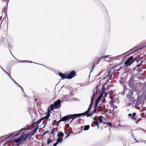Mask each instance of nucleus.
Listing matches in <instances>:
<instances>
[{
	"label": "nucleus",
	"mask_w": 146,
	"mask_h": 146,
	"mask_svg": "<svg viewBox=\"0 0 146 146\" xmlns=\"http://www.w3.org/2000/svg\"><path fill=\"white\" fill-rule=\"evenodd\" d=\"M96 107H95V111L94 112H89L91 108L89 107L87 110L83 113L73 114V117H74L73 119H75L77 117H80L83 115H86L87 117H90L96 111Z\"/></svg>",
	"instance_id": "1"
},
{
	"label": "nucleus",
	"mask_w": 146,
	"mask_h": 146,
	"mask_svg": "<svg viewBox=\"0 0 146 146\" xmlns=\"http://www.w3.org/2000/svg\"><path fill=\"white\" fill-rule=\"evenodd\" d=\"M28 136V135L22 134L20 137L15 139L14 141L15 143H17V146H19L20 144H23L24 143L25 141Z\"/></svg>",
	"instance_id": "2"
},
{
	"label": "nucleus",
	"mask_w": 146,
	"mask_h": 146,
	"mask_svg": "<svg viewBox=\"0 0 146 146\" xmlns=\"http://www.w3.org/2000/svg\"><path fill=\"white\" fill-rule=\"evenodd\" d=\"M73 115H69L67 116H66L65 117H62L61 119H60L57 122L58 123H59L61 121H68V120L69 119H72L71 122L70 123L73 121L74 119H73Z\"/></svg>",
	"instance_id": "3"
},
{
	"label": "nucleus",
	"mask_w": 146,
	"mask_h": 146,
	"mask_svg": "<svg viewBox=\"0 0 146 146\" xmlns=\"http://www.w3.org/2000/svg\"><path fill=\"white\" fill-rule=\"evenodd\" d=\"M135 58L133 59V56L130 57L125 62V66L126 67L130 66L135 61Z\"/></svg>",
	"instance_id": "4"
},
{
	"label": "nucleus",
	"mask_w": 146,
	"mask_h": 146,
	"mask_svg": "<svg viewBox=\"0 0 146 146\" xmlns=\"http://www.w3.org/2000/svg\"><path fill=\"white\" fill-rule=\"evenodd\" d=\"M76 75V74L75 71H72L69 74L67 75L66 78L71 79L74 77Z\"/></svg>",
	"instance_id": "5"
},
{
	"label": "nucleus",
	"mask_w": 146,
	"mask_h": 146,
	"mask_svg": "<svg viewBox=\"0 0 146 146\" xmlns=\"http://www.w3.org/2000/svg\"><path fill=\"white\" fill-rule=\"evenodd\" d=\"M133 81L134 79L133 78H131L129 79L128 82V84L130 87L131 88H132L133 86L134 83H133Z\"/></svg>",
	"instance_id": "6"
},
{
	"label": "nucleus",
	"mask_w": 146,
	"mask_h": 146,
	"mask_svg": "<svg viewBox=\"0 0 146 146\" xmlns=\"http://www.w3.org/2000/svg\"><path fill=\"white\" fill-rule=\"evenodd\" d=\"M60 103L61 101L59 99L54 102V106L56 108H57V107H60Z\"/></svg>",
	"instance_id": "7"
},
{
	"label": "nucleus",
	"mask_w": 146,
	"mask_h": 146,
	"mask_svg": "<svg viewBox=\"0 0 146 146\" xmlns=\"http://www.w3.org/2000/svg\"><path fill=\"white\" fill-rule=\"evenodd\" d=\"M95 90H94V93L93 94V95L92 96V98L91 100V103H90V104L89 106V107L90 108H91V107H92V105L93 104V102L94 99V97L95 96Z\"/></svg>",
	"instance_id": "8"
},
{
	"label": "nucleus",
	"mask_w": 146,
	"mask_h": 146,
	"mask_svg": "<svg viewBox=\"0 0 146 146\" xmlns=\"http://www.w3.org/2000/svg\"><path fill=\"white\" fill-rule=\"evenodd\" d=\"M54 105L52 104H51L50 106L48 108V113L50 114L51 113V111L53 110L54 109Z\"/></svg>",
	"instance_id": "9"
},
{
	"label": "nucleus",
	"mask_w": 146,
	"mask_h": 146,
	"mask_svg": "<svg viewBox=\"0 0 146 146\" xmlns=\"http://www.w3.org/2000/svg\"><path fill=\"white\" fill-rule=\"evenodd\" d=\"M110 112H114V110L115 109H117V107L116 105H111L110 107Z\"/></svg>",
	"instance_id": "10"
},
{
	"label": "nucleus",
	"mask_w": 146,
	"mask_h": 146,
	"mask_svg": "<svg viewBox=\"0 0 146 146\" xmlns=\"http://www.w3.org/2000/svg\"><path fill=\"white\" fill-rule=\"evenodd\" d=\"M103 118H104L103 117L101 116L99 117V123H106L105 122H103V119H102Z\"/></svg>",
	"instance_id": "11"
},
{
	"label": "nucleus",
	"mask_w": 146,
	"mask_h": 146,
	"mask_svg": "<svg viewBox=\"0 0 146 146\" xmlns=\"http://www.w3.org/2000/svg\"><path fill=\"white\" fill-rule=\"evenodd\" d=\"M58 75L62 79H65L66 78V77L65 74L62 73H59Z\"/></svg>",
	"instance_id": "12"
},
{
	"label": "nucleus",
	"mask_w": 146,
	"mask_h": 146,
	"mask_svg": "<svg viewBox=\"0 0 146 146\" xmlns=\"http://www.w3.org/2000/svg\"><path fill=\"white\" fill-rule=\"evenodd\" d=\"M46 115L45 116V117H43L42 119V120L44 119H45L46 120H47L49 117V116H50V113H48L46 114Z\"/></svg>",
	"instance_id": "13"
},
{
	"label": "nucleus",
	"mask_w": 146,
	"mask_h": 146,
	"mask_svg": "<svg viewBox=\"0 0 146 146\" xmlns=\"http://www.w3.org/2000/svg\"><path fill=\"white\" fill-rule=\"evenodd\" d=\"M63 133L62 132H61L58 134L57 136L58 137H63Z\"/></svg>",
	"instance_id": "14"
},
{
	"label": "nucleus",
	"mask_w": 146,
	"mask_h": 146,
	"mask_svg": "<svg viewBox=\"0 0 146 146\" xmlns=\"http://www.w3.org/2000/svg\"><path fill=\"white\" fill-rule=\"evenodd\" d=\"M101 99V98H100L99 97H98V98L97 99L96 101V103L95 104V107H96V108H97V106L98 105V103L100 101V100Z\"/></svg>",
	"instance_id": "15"
},
{
	"label": "nucleus",
	"mask_w": 146,
	"mask_h": 146,
	"mask_svg": "<svg viewBox=\"0 0 146 146\" xmlns=\"http://www.w3.org/2000/svg\"><path fill=\"white\" fill-rule=\"evenodd\" d=\"M90 126L89 125H86L84 126L83 130L86 131L88 130L90 128Z\"/></svg>",
	"instance_id": "16"
},
{
	"label": "nucleus",
	"mask_w": 146,
	"mask_h": 146,
	"mask_svg": "<svg viewBox=\"0 0 146 146\" xmlns=\"http://www.w3.org/2000/svg\"><path fill=\"white\" fill-rule=\"evenodd\" d=\"M62 139L60 138H59L57 139L56 142L58 143H59L62 142Z\"/></svg>",
	"instance_id": "17"
},
{
	"label": "nucleus",
	"mask_w": 146,
	"mask_h": 146,
	"mask_svg": "<svg viewBox=\"0 0 146 146\" xmlns=\"http://www.w3.org/2000/svg\"><path fill=\"white\" fill-rule=\"evenodd\" d=\"M132 95H133L132 92L130 91L128 93V94L127 95V96L128 97V96L129 95V98H130L131 97V96H132Z\"/></svg>",
	"instance_id": "18"
},
{
	"label": "nucleus",
	"mask_w": 146,
	"mask_h": 146,
	"mask_svg": "<svg viewBox=\"0 0 146 146\" xmlns=\"http://www.w3.org/2000/svg\"><path fill=\"white\" fill-rule=\"evenodd\" d=\"M52 141V140H51L49 138L47 139V144H48L50 143H51Z\"/></svg>",
	"instance_id": "19"
},
{
	"label": "nucleus",
	"mask_w": 146,
	"mask_h": 146,
	"mask_svg": "<svg viewBox=\"0 0 146 146\" xmlns=\"http://www.w3.org/2000/svg\"><path fill=\"white\" fill-rule=\"evenodd\" d=\"M131 134L132 137L136 141H137V142H139L138 141H137V140L136 139H135V138L134 135L133 134V133H132Z\"/></svg>",
	"instance_id": "20"
},
{
	"label": "nucleus",
	"mask_w": 146,
	"mask_h": 146,
	"mask_svg": "<svg viewBox=\"0 0 146 146\" xmlns=\"http://www.w3.org/2000/svg\"><path fill=\"white\" fill-rule=\"evenodd\" d=\"M42 120V119H40L39 120H38V121L37 122H36L35 123H37V125H38V123H40L41 121Z\"/></svg>",
	"instance_id": "21"
},
{
	"label": "nucleus",
	"mask_w": 146,
	"mask_h": 146,
	"mask_svg": "<svg viewBox=\"0 0 146 146\" xmlns=\"http://www.w3.org/2000/svg\"><path fill=\"white\" fill-rule=\"evenodd\" d=\"M108 57V56H102L100 58V59H99V60H98V62H100V59L102 58H107Z\"/></svg>",
	"instance_id": "22"
},
{
	"label": "nucleus",
	"mask_w": 146,
	"mask_h": 146,
	"mask_svg": "<svg viewBox=\"0 0 146 146\" xmlns=\"http://www.w3.org/2000/svg\"><path fill=\"white\" fill-rule=\"evenodd\" d=\"M120 83L121 84H124V81H123V79H120L119 81Z\"/></svg>",
	"instance_id": "23"
},
{
	"label": "nucleus",
	"mask_w": 146,
	"mask_h": 146,
	"mask_svg": "<svg viewBox=\"0 0 146 146\" xmlns=\"http://www.w3.org/2000/svg\"><path fill=\"white\" fill-rule=\"evenodd\" d=\"M7 7H5L3 9V11H4V13H5V12H6L7 11Z\"/></svg>",
	"instance_id": "24"
},
{
	"label": "nucleus",
	"mask_w": 146,
	"mask_h": 146,
	"mask_svg": "<svg viewBox=\"0 0 146 146\" xmlns=\"http://www.w3.org/2000/svg\"><path fill=\"white\" fill-rule=\"evenodd\" d=\"M95 123H96V125L97 126L98 128H99V125L98 124V123L97 121L95 122Z\"/></svg>",
	"instance_id": "25"
},
{
	"label": "nucleus",
	"mask_w": 146,
	"mask_h": 146,
	"mask_svg": "<svg viewBox=\"0 0 146 146\" xmlns=\"http://www.w3.org/2000/svg\"><path fill=\"white\" fill-rule=\"evenodd\" d=\"M36 130H37V129H35L34 130H33L32 131L31 133H33V134L36 131Z\"/></svg>",
	"instance_id": "26"
},
{
	"label": "nucleus",
	"mask_w": 146,
	"mask_h": 146,
	"mask_svg": "<svg viewBox=\"0 0 146 146\" xmlns=\"http://www.w3.org/2000/svg\"><path fill=\"white\" fill-rule=\"evenodd\" d=\"M107 124L109 126H111V123L110 122H108L107 123Z\"/></svg>",
	"instance_id": "27"
},
{
	"label": "nucleus",
	"mask_w": 146,
	"mask_h": 146,
	"mask_svg": "<svg viewBox=\"0 0 146 146\" xmlns=\"http://www.w3.org/2000/svg\"><path fill=\"white\" fill-rule=\"evenodd\" d=\"M132 119L134 121H136L137 120V118L135 117H132Z\"/></svg>",
	"instance_id": "28"
},
{
	"label": "nucleus",
	"mask_w": 146,
	"mask_h": 146,
	"mask_svg": "<svg viewBox=\"0 0 146 146\" xmlns=\"http://www.w3.org/2000/svg\"><path fill=\"white\" fill-rule=\"evenodd\" d=\"M18 86L20 88H21V89L23 91V88L22 87V86H20V85H19V84L18 85Z\"/></svg>",
	"instance_id": "29"
},
{
	"label": "nucleus",
	"mask_w": 146,
	"mask_h": 146,
	"mask_svg": "<svg viewBox=\"0 0 146 146\" xmlns=\"http://www.w3.org/2000/svg\"><path fill=\"white\" fill-rule=\"evenodd\" d=\"M143 61V60H142L140 62L139 64L141 66L142 64V63Z\"/></svg>",
	"instance_id": "30"
},
{
	"label": "nucleus",
	"mask_w": 146,
	"mask_h": 146,
	"mask_svg": "<svg viewBox=\"0 0 146 146\" xmlns=\"http://www.w3.org/2000/svg\"><path fill=\"white\" fill-rule=\"evenodd\" d=\"M105 89V87H104V86H103L102 88V92H103L104 91V90Z\"/></svg>",
	"instance_id": "31"
},
{
	"label": "nucleus",
	"mask_w": 146,
	"mask_h": 146,
	"mask_svg": "<svg viewBox=\"0 0 146 146\" xmlns=\"http://www.w3.org/2000/svg\"><path fill=\"white\" fill-rule=\"evenodd\" d=\"M2 1L3 2H4L5 1V0H2ZM9 2V0H7L6 1V3H8V2Z\"/></svg>",
	"instance_id": "32"
},
{
	"label": "nucleus",
	"mask_w": 146,
	"mask_h": 146,
	"mask_svg": "<svg viewBox=\"0 0 146 146\" xmlns=\"http://www.w3.org/2000/svg\"><path fill=\"white\" fill-rule=\"evenodd\" d=\"M14 134V133H11L10 135H9V136L6 138V139L8 137H9L10 136H12Z\"/></svg>",
	"instance_id": "33"
},
{
	"label": "nucleus",
	"mask_w": 146,
	"mask_h": 146,
	"mask_svg": "<svg viewBox=\"0 0 146 146\" xmlns=\"http://www.w3.org/2000/svg\"><path fill=\"white\" fill-rule=\"evenodd\" d=\"M38 127H39V126L38 125H37V124L36 126L35 127V129H36L37 130V129L38 128Z\"/></svg>",
	"instance_id": "34"
},
{
	"label": "nucleus",
	"mask_w": 146,
	"mask_h": 146,
	"mask_svg": "<svg viewBox=\"0 0 146 146\" xmlns=\"http://www.w3.org/2000/svg\"><path fill=\"white\" fill-rule=\"evenodd\" d=\"M122 68V67H121L120 68L118 69L117 70H115V71H119L121 69V68Z\"/></svg>",
	"instance_id": "35"
},
{
	"label": "nucleus",
	"mask_w": 146,
	"mask_h": 146,
	"mask_svg": "<svg viewBox=\"0 0 146 146\" xmlns=\"http://www.w3.org/2000/svg\"><path fill=\"white\" fill-rule=\"evenodd\" d=\"M24 61H25V62H30V63L32 62L30 60H29V61H23V62Z\"/></svg>",
	"instance_id": "36"
},
{
	"label": "nucleus",
	"mask_w": 146,
	"mask_h": 146,
	"mask_svg": "<svg viewBox=\"0 0 146 146\" xmlns=\"http://www.w3.org/2000/svg\"><path fill=\"white\" fill-rule=\"evenodd\" d=\"M20 131H19V132H18L17 133V134H15L14 135V136H16L17 135H18L20 133Z\"/></svg>",
	"instance_id": "37"
},
{
	"label": "nucleus",
	"mask_w": 146,
	"mask_h": 146,
	"mask_svg": "<svg viewBox=\"0 0 146 146\" xmlns=\"http://www.w3.org/2000/svg\"><path fill=\"white\" fill-rule=\"evenodd\" d=\"M103 96V94H101L100 96L98 97H99L100 98H101Z\"/></svg>",
	"instance_id": "38"
},
{
	"label": "nucleus",
	"mask_w": 146,
	"mask_h": 146,
	"mask_svg": "<svg viewBox=\"0 0 146 146\" xmlns=\"http://www.w3.org/2000/svg\"><path fill=\"white\" fill-rule=\"evenodd\" d=\"M58 144V143L57 142H56L53 145V146H56Z\"/></svg>",
	"instance_id": "39"
},
{
	"label": "nucleus",
	"mask_w": 146,
	"mask_h": 146,
	"mask_svg": "<svg viewBox=\"0 0 146 146\" xmlns=\"http://www.w3.org/2000/svg\"><path fill=\"white\" fill-rule=\"evenodd\" d=\"M136 113H134L132 115L134 117H135L136 115Z\"/></svg>",
	"instance_id": "40"
},
{
	"label": "nucleus",
	"mask_w": 146,
	"mask_h": 146,
	"mask_svg": "<svg viewBox=\"0 0 146 146\" xmlns=\"http://www.w3.org/2000/svg\"><path fill=\"white\" fill-rule=\"evenodd\" d=\"M140 66H141L139 64H138L136 66V68H137V67H139Z\"/></svg>",
	"instance_id": "41"
},
{
	"label": "nucleus",
	"mask_w": 146,
	"mask_h": 146,
	"mask_svg": "<svg viewBox=\"0 0 146 146\" xmlns=\"http://www.w3.org/2000/svg\"><path fill=\"white\" fill-rule=\"evenodd\" d=\"M132 115L131 113H129L128 115V116H130V117H131V116H132Z\"/></svg>",
	"instance_id": "42"
},
{
	"label": "nucleus",
	"mask_w": 146,
	"mask_h": 146,
	"mask_svg": "<svg viewBox=\"0 0 146 146\" xmlns=\"http://www.w3.org/2000/svg\"><path fill=\"white\" fill-rule=\"evenodd\" d=\"M70 134V133H69V134H67L66 136V137H68L69 136Z\"/></svg>",
	"instance_id": "43"
},
{
	"label": "nucleus",
	"mask_w": 146,
	"mask_h": 146,
	"mask_svg": "<svg viewBox=\"0 0 146 146\" xmlns=\"http://www.w3.org/2000/svg\"><path fill=\"white\" fill-rule=\"evenodd\" d=\"M14 82L16 84H17V85H18V84L15 80H14Z\"/></svg>",
	"instance_id": "44"
},
{
	"label": "nucleus",
	"mask_w": 146,
	"mask_h": 146,
	"mask_svg": "<svg viewBox=\"0 0 146 146\" xmlns=\"http://www.w3.org/2000/svg\"><path fill=\"white\" fill-rule=\"evenodd\" d=\"M114 103V102H113V100H111L110 101V103L112 104V103Z\"/></svg>",
	"instance_id": "45"
},
{
	"label": "nucleus",
	"mask_w": 146,
	"mask_h": 146,
	"mask_svg": "<svg viewBox=\"0 0 146 146\" xmlns=\"http://www.w3.org/2000/svg\"><path fill=\"white\" fill-rule=\"evenodd\" d=\"M8 76H9L10 77V76H10V73H7V74H6Z\"/></svg>",
	"instance_id": "46"
},
{
	"label": "nucleus",
	"mask_w": 146,
	"mask_h": 146,
	"mask_svg": "<svg viewBox=\"0 0 146 146\" xmlns=\"http://www.w3.org/2000/svg\"><path fill=\"white\" fill-rule=\"evenodd\" d=\"M143 142L144 143H145V144H146V141H145V140H143Z\"/></svg>",
	"instance_id": "47"
},
{
	"label": "nucleus",
	"mask_w": 146,
	"mask_h": 146,
	"mask_svg": "<svg viewBox=\"0 0 146 146\" xmlns=\"http://www.w3.org/2000/svg\"><path fill=\"white\" fill-rule=\"evenodd\" d=\"M2 69L6 73V74H7V72L5 71V70H4L3 69H2Z\"/></svg>",
	"instance_id": "48"
},
{
	"label": "nucleus",
	"mask_w": 146,
	"mask_h": 146,
	"mask_svg": "<svg viewBox=\"0 0 146 146\" xmlns=\"http://www.w3.org/2000/svg\"><path fill=\"white\" fill-rule=\"evenodd\" d=\"M10 78H11L12 80L13 81H14V80L12 78V77H11V76H10Z\"/></svg>",
	"instance_id": "49"
},
{
	"label": "nucleus",
	"mask_w": 146,
	"mask_h": 146,
	"mask_svg": "<svg viewBox=\"0 0 146 146\" xmlns=\"http://www.w3.org/2000/svg\"><path fill=\"white\" fill-rule=\"evenodd\" d=\"M140 56H137L136 58H138Z\"/></svg>",
	"instance_id": "50"
},
{
	"label": "nucleus",
	"mask_w": 146,
	"mask_h": 146,
	"mask_svg": "<svg viewBox=\"0 0 146 146\" xmlns=\"http://www.w3.org/2000/svg\"><path fill=\"white\" fill-rule=\"evenodd\" d=\"M84 128V127L83 126H82L81 127V129H83V128Z\"/></svg>",
	"instance_id": "51"
},
{
	"label": "nucleus",
	"mask_w": 146,
	"mask_h": 146,
	"mask_svg": "<svg viewBox=\"0 0 146 146\" xmlns=\"http://www.w3.org/2000/svg\"><path fill=\"white\" fill-rule=\"evenodd\" d=\"M102 72H102H100V73H99V75H100V74Z\"/></svg>",
	"instance_id": "52"
},
{
	"label": "nucleus",
	"mask_w": 146,
	"mask_h": 146,
	"mask_svg": "<svg viewBox=\"0 0 146 146\" xmlns=\"http://www.w3.org/2000/svg\"><path fill=\"white\" fill-rule=\"evenodd\" d=\"M113 74H111L110 75V77H112V75Z\"/></svg>",
	"instance_id": "53"
},
{
	"label": "nucleus",
	"mask_w": 146,
	"mask_h": 146,
	"mask_svg": "<svg viewBox=\"0 0 146 146\" xmlns=\"http://www.w3.org/2000/svg\"><path fill=\"white\" fill-rule=\"evenodd\" d=\"M130 117H131V118L132 119V117H133V115H132V116H131Z\"/></svg>",
	"instance_id": "54"
},
{
	"label": "nucleus",
	"mask_w": 146,
	"mask_h": 146,
	"mask_svg": "<svg viewBox=\"0 0 146 146\" xmlns=\"http://www.w3.org/2000/svg\"><path fill=\"white\" fill-rule=\"evenodd\" d=\"M73 133V131H72V132H70V134H71V133Z\"/></svg>",
	"instance_id": "55"
},
{
	"label": "nucleus",
	"mask_w": 146,
	"mask_h": 146,
	"mask_svg": "<svg viewBox=\"0 0 146 146\" xmlns=\"http://www.w3.org/2000/svg\"><path fill=\"white\" fill-rule=\"evenodd\" d=\"M96 94L97 93V90H96V92H95Z\"/></svg>",
	"instance_id": "56"
},
{
	"label": "nucleus",
	"mask_w": 146,
	"mask_h": 146,
	"mask_svg": "<svg viewBox=\"0 0 146 146\" xmlns=\"http://www.w3.org/2000/svg\"><path fill=\"white\" fill-rule=\"evenodd\" d=\"M48 132V131H45V133H46L47 132Z\"/></svg>",
	"instance_id": "57"
},
{
	"label": "nucleus",
	"mask_w": 146,
	"mask_h": 146,
	"mask_svg": "<svg viewBox=\"0 0 146 146\" xmlns=\"http://www.w3.org/2000/svg\"><path fill=\"white\" fill-rule=\"evenodd\" d=\"M136 68V67L135 68H133V69H134V70H135Z\"/></svg>",
	"instance_id": "58"
},
{
	"label": "nucleus",
	"mask_w": 146,
	"mask_h": 146,
	"mask_svg": "<svg viewBox=\"0 0 146 146\" xmlns=\"http://www.w3.org/2000/svg\"><path fill=\"white\" fill-rule=\"evenodd\" d=\"M138 50H135L134 51H137Z\"/></svg>",
	"instance_id": "59"
},
{
	"label": "nucleus",
	"mask_w": 146,
	"mask_h": 146,
	"mask_svg": "<svg viewBox=\"0 0 146 146\" xmlns=\"http://www.w3.org/2000/svg\"><path fill=\"white\" fill-rule=\"evenodd\" d=\"M95 109L93 110V112H94L95 111Z\"/></svg>",
	"instance_id": "60"
},
{
	"label": "nucleus",
	"mask_w": 146,
	"mask_h": 146,
	"mask_svg": "<svg viewBox=\"0 0 146 146\" xmlns=\"http://www.w3.org/2000/svg\"><path fill=\"white\" fill-rule=\"evenodd\" d=\"M42 146H43V144H42Z\"/></svg>",
	"instance_id": "61"
},
{
	"label": "nucleus",
	"mask_w": 146,
	"mask_h": 146,
	"mask_svg": "<svg viewBox=\"0 0 146 146\" xmlns=\"http://www.w3.org/2000/svg\"><path fill=\"white\" fill-rule=\"evenodd\" d=\"M104 101H105V100H103V103H104Z\"/></svg>",
	"instance_id": "62"
},
{
	"label": "nucleus",
	"mask_w": 146,
	"mask_h": 146,
	"mask_svg": "<svg viewBox=\"0 0 146 146\" xmlns=\"http://www.w3.org/2000/svg\"><path fill=\"white\" fill-rule=\"evenodd\" d=\"M35 101H36V99H35Z\"/></svg>",
	"instance_id": "63"
},
{
	"label": "nucleus",
	"mask_w": 146,
	"mask_h": 146,
	"mask_svg": "<svg viewBox=\"0 0 146 146\" xmlns=\"http://www.w3.org/2000/svg\"><path fill=\"white\" fill-rule=\"evenodd\" d=\"M53 133V132L52 131V132L51 133Z\"/></svg>",
	"instance_id": "64"
}]
</instances>
